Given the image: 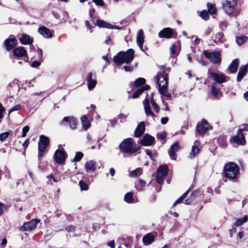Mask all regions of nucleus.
<instances>
[{
	"label": "nucleus",
	"instance_id": "nucleus-12",
	"mask_svg": "<svg viewBox=\"0 0 248 248\" xmlns=\"http://www.w3.org/2000/svg\"><path fill=\"white\" fill-rule=\"evenodd\" d=\"M3 44L6 47V50L9 51L17 45L18 42L16 38L12 37L6 39Z\"/></svg>",
	"mask_w": 248,
	"mask_h": 248
},
{
	"label": "nucleus",
	"instance_id": "nucleus-47",
	"mask_svg": "<svg viewBox=\"0 0 248 248\" xmlns=\"http://www.w3.org/2000/svg\"><path fill=\"white\" fill-rule=\"evenodd\" d=\"M143 92V90H142L141 88L138 89L133 94L132 97V98H136L139 96L140 94Z\"/></svg>",
	"mask_w": 248,
	"mask_h": 248
},
{
	"label": "nucleus",
	"instance_id": "nucleus-46",
	"mask_svg": "<svg viewBox=\"0 0 248 248\" xmlns=\"http://www.w3.org/2000/svg\"><path fill=\"white\" fill-rule=\"evenodd\" d=\"M83 156V154L81 152H77L76 154L73 161L75 162H78L80 161Z\"/></svg>",
	"mask_w": 248,
	"mask_h": 248
},
{
	"label": "nucleus",
	"instance_id": "nucleus-11",
	"mask_svg": "<svg viewBox=\"0 0 248 248\" xmlns=\"http://www.w3.org/2000/svg\"><path fill=\"white\" fill-rule=\"evenodd\" d=\"M209 77L217 83H222L226 82L227 77L222 74L214 72H208Z\"/></svg>",
	"mask_w": 248,
	"mask_h": 248
},
{
	"label": "nucleus",
	"instance_id": "nucleus-14",
	"mask_svg": "<svg viewBox=\"0 0 248 248\" xmlns=\"http://www.w3.org/2000/svg\"><path fill=\"white\" fill-rule=\"evenodd\" d=\"M39 222V220L32 219L30 221L26 222L22 227L23 231H31L36 228L37 224Z\"/></svg>",
	"mask_w": 248,
	"mask_h": 248
},
{
	"label": "nucleus",
	"instance_id": "nucleus-40",
	"mask_svg": "<svg viewBox=\"0 0 248 248\" xmlns=\"http://www.w3.org/2000/svg\"><path fill=\"white\" fill-rule=\"evenodd\" d=\"M235 39L236 43L240 46L244 44L248 39V37L244 36H236Z\"/></svg>",
	"mask_w": 248,
	"mask_h": 248
},
{
	"label": "nucleus",
	"instance_id": "nucleus-1",
	"mask_svg": "<svg viewBox=\"0 0 248 248\" xmlns=\"http://www.w3.org/2000/svg\"><path fill=\"white\" fill-rule=\"evenodd\" d=\"M222 8L224 13L230 17H236L241 12L238 0H225L222 3Z\"/></svg>",
	"mask_w": 248,
	"mask_h": 248
},
{
	"label": "nucleus",
	"instance_id": "nucleus-10",
	"mask_svg": "<svg viewBox=\"0 0 248 248\" xmlns=\"http://www.w3.org/2000/svg\"><path fill=\"white\" fill-rule=\"evenodd\" d=\"M66 153L63 149L57 150L54 154L55 161L57 164H62L65 159Z\"/></svg>",
	"mask_w": 248,
	"mask_h": 248
},
{
	"label": "nucleus",
	"instance_id": "nucleus-60",
	"mask_svg": "<svg viewBox=\"0 0 248 248\" xmlns=\"http://www.w3.org/2000/svg\"><path fill=\"white\" fill-rule=\"evenodd\" d=\"M108 245L111 248H115V243L114 241H109Z\"/></svg>",
	"mask_w": 248,
	"mask_h": 248
},
{
	"label": "nucleus",
	"instance_id": "nucleus-26",
	"mask_svg": "<svg viewBox=\"0 0 248 248\" xmlns=\"http://www.w3.org/2000/svg\"><path fill=\"white\" fill-rule=\"evenodd\" d=\"M248 72V65L246 64L241 66L239 70V72L237 77V81H240L243 77L246 75Z\"/></svg>",
	"mask_w": 248,
	"mask_h": 248
},
{
	"label": "nucleus",
	"instance_id": "nucleus-49",
	"mask_svg": "<svg viewBox=\"0 0 248 248\" xmlns=\"http://www.w3.org/2000/svg\"><path fill=\"white\" fill-rule=\"evenodd\" d=\"M167 134L164 131L161 132L160 133H158L157 134V138L158 139H160L161 140H164L165 139L166 137Z\"/></svg>",
	"mask_w": 248,
	"mask_h": 248
},
{
	"label": "nucleus",
	"instance_id": "nucleus-7",
	"mask_svg": "<svg viewBox=\"0 0 248 248\" xmlns=\"http://www.w3.org/2000/svg\"><path fill=\"white\" fill-rule=\"evenodd\" d=\"M168 167L167 165L161 166L157 170L156 174V181L159 184H162L164 182V179L167 176Z\"/></svg>",
	"mask_w": 248,
	"mask_h": 248
},
{
	"label": "nucleus",
	"instance_id": "nucleus-29",
	"mask_svg": "<svg viewBox=\"0 0 248 248\" xmlns=\"http://www.w3.org/2000/svg\"><path fill=\"white\" fill-rule=\"evenodd\" d=\"M199 142L198 141H196L194 142L193 146L192 147L191 151L189 154V157L191 158H193L195 157L199 152V149L198 148Z\"/></svg>",
	"mask_w": 248,
	"mask_h": 248
},
{
	"label": "nucleus",
	"instance_id": "nucleus-33",
	"mask_svg": "<svg viewBox=\"0 0 248 248\" xmlns=\"http://www.w3.org/2000/svg\"><path fill=\"white\" fill-rule=\"evenodd\" d=\"M96 25L99 28H105L109 29V28H111L112 27L111 24L100 19L97 20Z\"/></svg>",
	"mask_w": 248,
	"mask_h": 248
},
{
	"label": "nucleus",
	"instance_id": "nucleus-2",
	"mask_svg": "<svg viewBox=\"0 0 248 248\" xmlns=\"http://www.w3.org/2000/svg\"><path fill=\"white\" fill-rule=\"evenodd\" d=\"M161 72H158L156 76V80L159 88V92L162 95L166 97L167 99L171 98V94L168 91V78L167 75H165V67L163 65L160 66Z\"/></svg>",
	"mask_w": 248,
	"mask_h": 248
},
{
	"label": "nucleus",
	"instance_id": "nucleus-20",
	"mask_svg": "<svg viewBox=\"0 0 248 248\" xmlns=\"http://www.w3.org/2000/svg\"><path fill=\"white\" fill-rule=\"evenodd\" d=\"M143 105L145 113L148 116L151 115L154 119L155 116L151 110L149 99L146 98L144 100Z\"/></svg>",
	"mask_w": 248,
	"mask_h": 248
},
{
	"label": "nucleus",
	"instance_id": "nucleus-64",
	"mask_svg": "<svg viewBox=\"0 0 248 248\" xmlns=\"http://www.w3.org/2000/svg\"><path fill=\"white\" fill-rule=\"evenodd\" d=\"M212 31V29L211 28H208L205 31V34L206 35H208Z\"/></svg>",
	"mask_w": 248,
	"mask_h": 248
},
{
	"label": "nucleus",
	"instance_id": "nucleus-8",
	"mask_svg": "<svg viewBox=\"0 0 248 248\" xmlns=\"http://www.w3.org/2000/svg\"><path fill=\"white\" fill-rule=\"evenodd\" d=\"M230 142L234 143L237 145H244L246 142L245 136L241 133V130H238L236 135L230 139Z\"/></svg>",
	"mask_w": 248,
	"mask_h": 248
},
{
	"label": "nucleus",
	"instance_id": "nucleus-59",
	"mask_svg": "<svg viewBox=\"0 0 248 248\" xmlns=\"http://www.w3.org/2000/svg\"><path fill=\"white\" fill-rule=\"evenodd\" d=\"M169 119L168 117L162 118L161 119V123L162 124H166L168 122Z\"/></svg>",
	"mask_w": 248,
	"mask_h": 248
},
{
	"label": "nucleus",
	"instance_id": "nucleus-9",
	"mask_svg": "<svg viewBox=\"0 0 248 248\" xmlns=\"http://www.w3.org/2000/svg\"><path fill=\"white\" fill-rule=\"evenodd\" d=\"M205 57L209 59L214 64H217L220 62V54L218 52H208L207 50L203 51Z\"/></svg>",
	"mask_w": 248,
	"mask_h": 248
},
{
	"label": "nucleus",
	"instance_id": "nucleus-6",
	"mask_svg": "<svg viewBox=\"0 0 248 248\" xmlns=\"http://www.w3.org/2000/svg\"><path fill=\"white\" fill-rule=\"evenodd\" d=\"M49 143V139L45 135H41L38 142V156L40 157L43 155V153L45 152L46 147Z\"/></svg>",
	"mask_w": 248,
	"mask_h": 248
},
{
	"label": "nucleus",
	"instance_id": "nucleus-21",
	"mask_svg": "<svg viewBox=\"0 0 248 248\" xmlns=\"http://www.w3.org/2000/svg\"><path fill=\"white\" fill-rule=\"evenodd\" d=\"M155 236L152 233H148L142 238V242L144 245L148 246L155 240Z\"/></svg>",
	"mask_w": 248,
	"mask_h": 248
},
{
	"label": "nucleus",
	"instance_id": "nucleus-44",
	"mask_svg": "<svg viewBox=\"0 0 248 248\" xmlns=\"http://www.w3.org/2000/svg\"><path fill=\"white\" fill-rule=\"evenodd\" d=\"M151 103L152 107H153L154 110L156 111L157 113L159 112L160 110V108L158 106L157 104L156 103L155 100H154L153 97H152L151 100Z\"/></svg>",
	"mask_w": 248,
	"mask_h": 248
},
{
	"label": "nucleus",
	"instance_id": "nucleus-23",
	"mask_svg": "<svg viewBox=\"0 0 248 248\" xmlns=\"http://www.w3.org/2000/svg\"><path fill=\"white\" fill-rule=\"evenodd\" d=\"M13 54L15 56L21 57L27 55V51L22 46H18L14 49Z\"/></svg>",
	"mask_w": 248,
	"mask_h": 248
},
{
	"label": "nucleus",
	"instance_id": "nucleus-43",
	"mask_svg": "<svg viewBox=\"0 0 248 248\" xmlns=\"http://www.w3.org/2000/svg\"><path fill=\"white\" fill-rule=\"evenodd\" d=\"M188 191L185 192L179 198H178L173 203V205L175 206L177 204L179 203L185 199L187 195Z\"/></svg>",
	"mask_w": 248,
	"mask_h": 248
},
{
	"label": "nucleus",
	"instance_id": "nucleus-57",
	"mask_svg": "<svg viewBox=\"0 0 248 248\" xmlns=\"http://www.w3.org/2000/svg\"><path fill=\"white\" fill-rule=\"evenodd\" d=\"M40 64H41L40 62L37 61H35L32 62V63L31 64V66L32 67H37L39 66V65H40Z\"/></svg>",
	"mask_w": 248,
	"mask_h": 248
},
{
	"label": "nucleus",
	"instance_id": "nucleus-42",
	"mask_svg": "<svg viewBox=\"0 0 248 248\" xmlns=\"http://www.w3.org/2000/svg\"><path fill=\"white\" fill-rule=\"evenodd\" d=\"M145 83V79L142 78H140L137 79L135 82V86L136 87H138L140 86L143 85Z\"/></svg>",
	"mask_w": 248,
	"mask_h": 248
},
{
	"label": "nucleus",
	"instance_id": "nucleus-50",
	"mask_svg": "<svg viewBox=\"0 0 248 248\" xmlns=\"http://www.w3.org/2000/svg\"><path fill=\"white\" fill-rule=\"evenodd\" d=\"M9 133L8 132H5L2 133L0 134V140L3 141L5 139H6L9 136Z\"/></svg>",
	"mask_w": 248,
	"mask_h": 248
},
{
	"label": "nucleus",
	"instance_id": "nucleus-34",
	"mask_svg": "<svg viewBox=\"0 0 248 248\" xmlns=\"http://www.w3.org/2000/svg\"><path fill=\"white\" fill-rule=\"evenodd\" d=\"M214 43L216 44L223 43L224 42L223 38V34L222 32H218L216 34L215 38L213 39Z\"/></svg>",
	"mask_w": 248,
	"mask_h": 248
},
{
	"label": "nucleus",
	"instance_id": "nucleus-61",
	"mask_svg": "<svg viewBox=\"0 0 248 248\" xmlns=\"http://www.w3.org/2000/svg\"><path fill=\"white\" fill-rule=\"evenodd\" d=\"M175 46L174 45H172L170 47V53L172 55H174L175 54Z\"/></svg>",
	"mask_w": 248,
	"mask_h": 248
},
{
	"label": "nucleus",
	"instance_id": "nucleus-55",
	"mask_svg": "<svg viewBox=\"0 0 248 248\" xmlns=\"http://www.w3.org/2000/svg\"><path fill=\"white\" fill-rule=\"evenodd\" d=\"M65 230L67 232H74L75 230V228L73 226H67L65 228Z\"/></svg>",
	"mask_w": 248,
	"mask_h": 248
},
{
	"label": "nucleus",
	"instance_id": "nucleus-24",
	"mask_svg": "<svg viewBox=\"0 0 248 248\" xmlns=\"http://www.w3.org/2000/svg\"><path fill=\"white\" fill-rule=\"evenodd\" d=\"M145 131V124L143 122H140L134 132L135 136L137 138L140 137Z\"/></svg>",
	"mask_w": 248,
	"mask_h": 248
},
{
	"label": "nucleus",
	"instance_id": "nucleus-38",
	"mask_svg": "<svg viewBox=\"0 0 248 248\" xmlns=\"http://www.w3.org/2000/svg\"><path fill=\"white\" fill-rule=\"evenodd\" d=\"M207 6L208 12L211 15H214L217 13L216 8L214 4L211 3H207Z\"/></svg>",
	"mask_w": 248,
	"mask_h": 248
},
{
	"label": "nucleus",
	"instance_id": "nucleus-27",
	"mask_svg": "<svg viewBox=\"0 0 248 248\" xmlns=\"http://www.w3.org/2000/svg\"><path fill=\"white\" fill-rule=\"evenodd\" d=\"M85 170L88 171H94L96 170V163L94 160H90L86 162L85 165Z\"/></svg>",
	"mask_w": 248,
	"mask_h": 248
},
{
	"label": "nucleus",
	"instance_id": "nucleus-53",
	"mask_svg": "<svg viewBox=\"0 0 248 248\" xmlns=\"http://www.w3.org/2000/svg\"><path fill=\"white\" fill-rule=\"evenodd\" d=\"M238 130H241V133L243 131H248V124L242 125Z\"/></svg>",
	"mask_w": 248,
	"mask_h": 248
},
{
	"label": "nucleus",
	"instance_id": "nucleus-25",
	"mask_svg": "<svg viewBox=\"0 0 248 248\" xmlns=\"http://www.w3.org/2000/svg\"><path fill=\"white\" fill-rule=\"evenodd\" d=\"M19 40L23 45H31L33 43V38L27 34H22Z\"/></svg>",
	"mask_w": 248,
	"mask_h": 248
},
{
	"label": "nucleus",
	"instance_id": "nucleus-63",
	"mask_svg": "<svg viewBox=\"0 0 248 248\" xmlns=\"http://www.w3.org/2000/svg\"><path fill=\"white\" fill-rule=\"evenodd\" d=\"M62 215V211L61 210H58L55 212V216L57 217H60Z\"/></svg>",
	"mask_w": 248,
	"mask_h": 248
},
{
	"label": "nucleus",
	"instance_id": "nucleus-52",
	"mask_svg": "<svg viewBox=\"0 0 248 248\" xmlns=\"http://www.w3.org/2000/svg\"><path fill=\"white\" fill-rule=\"evenodd\" d=\"M29 129L30 128L28 126H25L23 128L22 133V136L23 137H24L26 136V134L29 131Z\"/></svg>",
	"mask_w": 248,
	"mask_h": 248
},
{
	"label": "nucleus",
	"instance_id": "nucleus-35",
	"mask_svg": "<svg viewBox=\"0 0 248 248\" xmlns=\"http://www.w3.org/2000/svg\"><path fill=\"white\" fill-rule=\"evenodd\" d=\"M124 201L128 203L136 202L134 201L133 194L132 192H128L124 196Z\"/></svg>",
	"mask_w": 248,
	"mask_h": 248
},
{
	"label": "nucleus",
	"instance_id": "nucleus-54",
	"mask_svg": "<svg viewBox=\"0 0 248 248\" xmlns=\"http://www.w3.org/2000/svg\"><path fill=\"white\" fill-rule=\"evenodd\" d=\"M124 69L126 72H131L133 70V67L131 65H124Z\"/></svg>",
	"mask_w": 248,
	"mask_h": 248
},
{
	"label": "nucleus",
	"instance_id": "nucleus-3",
	"mask_svg": "<svg viewBox=\"0 0 248 248\" xmlns=\"http://www.w3.org/2000/svg\"><path fill=\"white\" fill-rule=\"evenodd\" d=\"M224 172L226 178L235 182L240 174L239 167L233 162H229L224 166Z\"/></svg>",
	"mask_w": 248,
	"mask_h": 248
},
{
	"label": "nucleus",
	"instance_id": "nucleus-15",
	"mask_svg": "<svg viewBox=\"0 0 248 248\" xmlns=\"http://www.w3.org/2000/svg\"><path fill=\"white\" fill-rule=\"evenodd\" d=\"M209 124L207 122L203 120L201 123H199L197 125V132L200 135L205 134L208 130Z\"/></svg>",
	"mask_w": 248,
	"mask_h": 248
},
{
	"label": "nucleus",
	"instance_id": "nucleus-22",
	"mask_svg": "<svg viewBox=\"0 0 248 248\" xmlns=\"http://www.w3.org/2000/svg\"><path fill=\"white\" fill-rule=\"evenodd\" d=\"M238 65V60L237 59L233 60L227 68L228 73L229 74H232L235 72L237 70Z\"/></svg>",
	"mask_w": 248,
	"mask_h": 248
},
{
	"label": "nucleus",
	"instance_id": "nucleus-19",
	"mask_svg": "<svg viewBox=\"0 0 248 248\" xmlns=\"http://www.w3.org/2000/svg\"><path fill=\"white\" fill-rule=\"evenodd\" d=\"M38 32L46 38H51L52 36L51 31L45 26L40 27L38 29Z\"/></svg>",
	"mask_w": 248,
	"mask_h": 248
},
{
	"label": "nucleus",
	"instance_id": "nucleus-56",
	"mask_svg": "<svg viewBox=\"0 0 248 248\" xmlns=\"http://www.w3.org/2000/svg\"><path fill=\"white\" fill-rule=\"evenodd\" d=\"M5 112V108L2 107V105L0 103V119H1L3 117V113Z\"/></svg>",
	"mask_w": 248,
	"mask_h": 248
},
{
	"label": "nucleus",
	"instance_id": "nucleus-5",
	"mask_svg": "<svg viewBox=\"0 0 248 248\" xmlns=\"http://www.w3.org/2000/svg\"><path fill=\"white\" fill-rule=\"evenodd\" d=\"M134 143L131 138H127L124 140L119 145L120 150L125 154H133L139 149V147L134 146Z\"/></svg>",
	"mask_w": 248,
	"mask_h": 248
},
{
	"label": "nucleus",
	"instance_id": "nucleus-37",
	"mask_svg": "<svg viewBox=\"0 0 248 248\" xmlns=\"http://www.w3.org/2000/svg\"><path fill=\"white\" fill-rule=\"evenodd\" d=\"M142 173V170L141 168H138L135 169V170L132 171L129 176L130 177H137L140 176Z\"/></svg>",
	"mask_w": 248,
	"mask_h": 248
},
{
	"label": "nucleus",
	"instance_id": "nucleus-36",
	"mask_svg": "<svg viewBox=\"0 0 248 248\" xmlns=\"http://www.w3.org/2000/svg\"><path fill=\"white\" fill-rule=\"evenodd\" d=\"M248 216L246 215L243 218L237 219L234 223V225L237 227L240 226L246 223L248 221Z\"/></svg>",
	"mask_w": 248,
	"mask_h": 248
},
{
	"label": "nucleus",
	"instance_id": "nucleus-41",
	"mask_svg": "<svg viewBox=\"0 0 248 248\" xmlns=\"http://www.w3.org/2000/svg\"><path fill=\"white\" fill-rule=\"evenodd\" d=\"M200 16L202 19L206 21L209 19V12L206 10H203L200 12Z\"/></svg>",
	"mask_w": 248,
	"mask_h": 248
},
{
	"label": "nucleus",
	"instance_id": "nucleus-39",
	"mask_svg": "<svg viewBox=\"0 0 248 248\" xmlns=\"http://www.w3.org/2000/svg\"><path fill=\"white\" fill-rule=\"evenodd\" d=\"M211 93L212 95L215 97H219V95L221 94L219 90L216 87L214 84L212 85Z\"/></svg>",
	"mask_w": 248,
	"mask_h": 248
},
{
	"label": "nucleus",
	"instance_id": "nucleus-4",
	"mask_svg": "<svg viewBox=\"0 0 248 248\" xmlns=\"http://www.w3.org/2000/svg\"><path fill=\"white\" fill-rule=\"evenodd\" d=\"M134 54V50L132 48L125 52L121 51L114 57V62L119 66L124 63L128 64L133 60Z\"/></svg>",
	"mask_w": 248,
	"mask_h": 248
},
{
	"label": "nucleus",
	"instance_id": "nucleus-48",
	"mask_svg": "<svg viewBox=\"0 0 248 248\" xmlns=\"http://www.w3.org/2000/svg\"><path fill=\"white\" fill-rule=\"evenodd\" d=\"M21 105H17L12 108H11L9 110L8 112V114H9L10 113L14 111H17L21 109Z\"/></svg>",
	"mask_w": 248,
	"mask_h": 248
},
{
	"label": "nucleus",
	"instance_id": "nucleus-45",
	"mask_svg": "<svg viewBox=\"0 0 248 248\" xmlns=\"http://www.w3.org/2000/svg\"><path fill=\"white\" fill-rule=\"evenodd\" d=\"M79 185L81 190H87L89 189L88 185L82 180L79 181Z\"/></svg>",
	"mask_w": 248,
	"mask_h": 248
},
{
	"label": "nucleus",
	"instance_id": "nucleus-13",
	"mask_svg": "<svg viewBox=\"0 0 248 248\" xmlns=\"http://www.w3.org/2000/svg\"><path fill=\"white\" fill-rule=\"evenodd\" d=\"M180 149V147L178 142L174 143L171 146L168 151V153L170 158L174 160H176V152L178 151Z\"/></svg>",
	"mask_w": 248,
	"mask_h": 248
},
{
	"label": "nucleus",
	"instance_id": "nucleus-18",
	"mask_svg": "<svg viewBox=\"0 0 248 248\" xmlns=\"http://www.w3.org/2000/svg\"><path fill=\"white\" fill-rule=\"evenodd\" d=\"M173 34V30L171 28H166L161 30L158 33L160 38H170Z\"/></svg>",
	"mask_w": 248,
	"mask_h": 248
},
{
	"label": "nucleus",
	"instance_id": "nucleus-51",
	"mask_svg": "<svg viewBox=\"0 0 248 248\" xmlns=\"http://www.w3.org/2000/svg\"><path fill=\"white\" fill-rule=\"evenodd\" d=\"M228 26V23L226 21H222L219 23V27L222 30L225 29Z\"/></svg>",
	"mask_w": 248,
	"mask_h": 248
},
{
	"label": "nucleus",
	"instance_id": "nucleus-32",
	"mask_svg": "<svg viewBox=\"0 0 248 248\" xmlns=\"http://www.w3.org/2000/svg\"><path fill=\"white\" fill-rule=\"evenodd\" d=\"M81 120L83 128L85 130H87L91 126V124L87 117L86 116H83L81 118Z\"/></svg>",
	"mask_w": 248,
	"mask_h": 248
},
{
	"label": "nucleus",
	"instance_id": "nucleus-30",
	"mask_svg": "<svg viewBox=\"0 0 248 248\" xmlns=\"http://www.w3.org/2000/svg\"><path fill=\"white\" fill-rule=\"evenodd\" d=\"M92 75L93 74L91 72L88 74V88L90 90L93 89L97 83L96 79H92Z\"/></svg>",
	"mask_w": 248,
	"mask_h": 248
},
{
	"label": "nucleus",
	"instance_id": "nucleus-58",
	"mask_svg": "<svg viewBox=\"0 0 248 248\" xmlns=\"http://www.w3.org/2000/svg\"><path fill=\"white\" fill-rule=\"evenodd\" d=\"M93 1L99 6H102L104 4L103 0H93Z\"/></svg>",
	"mask_w": 248,
	"mask_h": 248
},
{
	"label": "nucleus",
	"instance_id": "nucleus-17",
	"mask_svg": "<svg viewBox=\"0 0 248 248\" xmlns=\"http://www.w3.org/2000/svg\"><path fill=\"white\" fill-rule=\"evenodd\" d=\"M155 139L154 137L149 135L148 134L145 135L142 139L140 141L141 144L145 146H151L155 142Z\"/></svg>",
	"mask_w": 248,
	"mask_h": 248
},
{
	"label": "nucleus",
	"instance_id": "nucleus-28",
	"mask_svg": "<svg viewBox=\"0 0 248 248\" xmlns=\"http://www.w3.org/2000/svg\"><path fill=\"white\" fill-rule=\"evenodd\" d=\"M68 122L70 127L74 129L76 127L77 123L75 118L74 117H64L62 123Z\"/></svg>",
	"mask_w": 248,
	"mask_h": 248
},
{
	"label": "nucleus",
	"instance_id": "nucleus-16",
	"mask_svg": "<svg viewBox=\"0 0 248 248\" xmlns=\"http://www.w3.org/2000/svg\"><path fill=\"white\" fill-rule=\"evenodd\" d=\"M117 243L124 248H131L132 244V239L131 237L119 238L117 240Z\"/></svg>",
	"mask_w": 248,
	"mask_h": 248
},
{
	"label": "nucleus",
	"instance_id": "nucleus-62",
	"mask_svg": "<svg viewBox=\"0 0 248 248\" xmlns=\"http://www.w3.org/2000/svg\"><path fill=\"white\" fill-rule=\"evenodd\" d=\"M163 104L165 106V108H164V110L165 111H169V108L168 106L167 103L163 101Z\"/></svg>",
	"mask_w": 248,
	"mask_h": 248
},
{
	"label": "nucleus",
	"instance_id": "nucleus-31",
	"mask_svg": "<svg viewBox=\"0 0 248 248\" xmlns=\"http://www.w3.org/2000/svg\"><path fill=\"white\" fill-rule=\"evenodd\" d=\"M144 37L143 31L142 30H140L138 32L137 36V42L138 46L143 44L144 41Z\"/></svg>",
	"mask_w": 248,
	"mask_h": 248
}]
</instances>
